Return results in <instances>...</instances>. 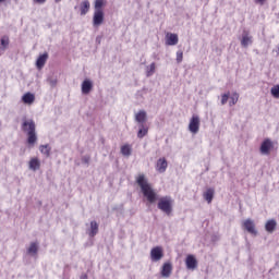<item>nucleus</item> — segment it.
Returning <instances> with one entry per match:
<instances>
[{"instance_id":"nucleus-18","label":"nucleus","mask_w":279,"mask_h":279,"mask_svg":"<svg viewBox=\"0 0 279 279\" xmlns=\"http://www.w3.org/2000/svg\"><path fill=\"white\" fill-rule=\"evenodd\" d=\"M36 100V96L32 93H26L22 96L23 104H26L27 106H32L34 101Z\"/></svg>"},{"instance_id":"nucleus-40","label":"nucleus","mask_w":279,"mask_h":279,"mask_svg":"<svg viewBox=\"0 0 279 279\" xmlns=\"http://www.w3.org/2000/svg\"><path fill=\"white\" fill-rule=\"evenodd\" d=\"M3 1H5V0H0V3H3Z\"/></svg>"},{"instance_id":"nucleus-7","label":"nucleus","mask_w":279,"mask_h":279,"mask_svg":"<svg viewBox=\"0 0 279 279\" xmlns=\"http://www.w3.org/2000/svg\"><path fill=\"white\" fill-rule=\"evenodd\" d=\"M243 228L247 230L250 234H258V231L256 230V225L254 223V220L252 219H246L243 221Z\"/></svg>"},{"instance_id":"nucleus-3","label":"nucleus","mask_w":279,"mask_h":279,"mask_svg":"<svg viewBox=\"0 0 279 279\" xmlns=\"http://www.w3.org/2000/svg\"><path fill=\"white\" fill-rule=\"evenodd\" d=\"M157 208L165 213V215H171L173 213V198L171 196H163L159 198Z\"/></svg>"},{"instance_id":"nucleus-14","label":"nucleus","mask_w":279,"mask_h":279,"mask_svg":"<svg viewBox=\"0 0 279 279\" xmlns=\"http://www.w3.org/2000/svg\"><path fill=\"white\" fill-rule=\"evenodd\" d=\"M87 233H88V236H90V239L97 236V234L99 233V223L93 220L90 222V228L87 230Z\"/></svg>"},{"instance_id":"nucleus-21","label":"nucleus","mask_w":279,"mask_h":279,"mask_svg":"<svg viewBox=\"0 0 279 279\" xmlns=\"http://www.w3.org/2000/svg\"><path fill=\"white\" fill-rule=\"evenodd\" d=\"M47 58H49V54L47 52L38 57L36 61L37 69H43V66H45V64L47 63Z\"/></svg>"},{"instance_id":"nucleus-16","label":"nucleus","mask_w":279,"mask_h":279,"mask_svg":"<svg viewBox=\"0 0 279 279\" xmlns=\"http://www.w3.org/2000/svg\"><path fill=\"white\" fill-rule=\"evenodd\" d=\"M93 90V81L90 80H85L82 83V94L83 95H88Z\"/></svg>"},{"instance_id":"nucleus-39","label":"nucleus","mask_w":279,"mask_h":279,"mask_svg":"<svg viewBox=\"0 0 279 279\" xmlns=\"http://www.w3.org/2000/svg\"><path fill=\"white\" fill-rule=\"evenodd\" d=\"M56 1V3H60V1H62V0H54Z\"/></svg>"},{"instance_id":"nucleus-5","label":"nucleus","mask_w":279,"mask_h":279,"mask_svg":"<svg viewBox=\"0 0 279 279\" xmlns=\"http://www.w3.org/2000/svg\"><path fill=\"white\" fill-rule=\"evenodd\" d=\"M165 253L162 251V246H155L150 250V260L153 263H158V260H162Z\"/></svg>"},{"instance_id":"nucleus-15","label":"nucleus","mask_w":279,"mask_h":279,"mask_svg":"<svg viewBox=\"0 0 279 279\" xmlns=\"http://www.w3.org/2000/svg\"><path fill=\"white\" fill-rule=\"evenodd\" d=\"M135 121L140 123V125H145L147 121V112L145 110H141L135 114Z\"/></svg>"},{"instance_id":"nucleus-35","label":"nucleus","mask_w":279,"mask_h":279,"mask_svg":"<svg viewBox=\"0 0 279 279\" xmlns=\"http://www.w3.org/2000/svg\"><path fill=\"white\" fill-rule=\"evenodd\" d=\"M83 165H89L90 163V156L86 155L82 157Z\"/></svg>"},{"instance_id":"nucleus-36","label":"nucleus","mask_w":279,"mask_h":279,"mask_svg":"<svg viewBox=\"0 0 279 279\" xmlns=\"http://www.w3.org/2000/svg\"><path fill=\"white\" fill-rule=\"evenodd\" d=\"M267 0H254V2L256 3V5H265V2Z\"/></svg>"},{"instance_id":"nucleus-4","label":"nucleus","mask_w":279,"mask_h":279,"mask_svg":"<svg viewBox=\"0 0 279 279\" xmlns=\"http://www.w3.org/2000/svg\"><path fill=\"white\" fill-rule=\"evenodd\" d=\"M274 149V142L270 138H265L259 147L262 156H269Z\"/></svg>"},{"instance_id":"nucleus-19","label":"nucleus","mask_w":279,"mask_h":279,"mask_svg":"<svg viewBox=\"0 0 279 279\" xmlns=\"http://www.w3.org/2000/svg\"><path fill=\"white\" fill-rule=\"evenodd\" d=\"M203 196H204V199L207 201V204H211L215 197V189L213 187L207 189L206 192H204Z\"/></svg>"},{"instance_id":"nucleus-32","label":"nucleus","mask_w":279,"mask_h":279,"mask_svg":"<svg viewBox=\"0 0 279 279\" xmlns=\"http://www.w3.org/2000/svg\"><path fill=\"white\" fill-rule=\"evenodd\" d=\"M101 8H104V0H95V12L102 10Z\"/></svg>"},{"instance_id":"nucleus-6","label":"nucleus","mask_w":279,"mask_h":279,"mask_svg":"<svg viewBox=\"0 0 279 279\" xmlns=\"http://www.w3.org/2000/svg\"><path fill=\"white\" fill-rule=\"evenodd\" d=\"M199 116H192L191 120H190V124H189V131L192 134H197V132H199Z\"/></svg>"},{"instance_id":"nucleus-1","label":"nucleus","mask_w":279,"mask_h":279,"mask_svg":"<svg viewBox=\"0 0 279 279\" xmlns=\"http://www.w3.org/2000/svg\"><path fill=\"white\" fill-rule=\"evenodd\" d=\"M136 182H137L138 186L141 187V191H142L144 197H146L147 202L149 204H156V202H158V193H156V191H154V189L151 187V185L145 178V174H140L136 178Z\"/></svg>"},{"instance_id":"nucleus-11","label":"nucleus","mask_w":279,"mask_h":279,"mask_svg":"<svg viewBox=\"0 0 279 279\" xmlns=\"http://www.w3.org/2000/svg\"><path fill=\"white\" fill-rule=\"evenodd\" d=\"M173 271V266L171 265V263H165L161 267V277L162 278H171V274Z\"/></svg>"},{"instance_id":"nucleus-2","label":"nucleus","mask_w":279,"mask_h":279,"mask_svg":"<svg viewBox=\"0 0 279 279\" xmlns=\"http://www.w3.org/2000/svg\"><path fill=\"white\" fill-rule=\"evenodd\" d=\"M21 130L26 134L28 145H36V141H38V135L36 134V122L32 119H24Z\"/></svg>"},{"instance_id":"nucleus-34","label":"nucleus","mask_w":279,"mask_h":279,"mask_svg":"<svg viewBox=\"0 0 279 279\" xmlns=\"http://www.w3.org/2000/svg\"><path fill=\"white\" fill-rule=\"evenodd\" d=\"M183 59H184V52H182V50L177 51V62H178V64H180Z\"/></svg>"},{"instance_id":"nucleus-17","label":"nucleus","mask_w":279,"mask_h":279,"mask_svg":"<svg viewBox=\"0 0 279 279\" xmlns=\"http://www.w3.org/2000/svg\"><path fill=\"white\" fill-rule=\"evenodd\" d=\"M90 10V2L88 0H84L80 5L81 16H86Z\"/></svg>"},{"instance_id":"nucleus-25","label":"nucleus","mask_w":279,"mask_h":279,"mask_svg":"<svg viewBox=\"0 0 279 279\" xmlns=\"http://www.w3.org/2000/svg\"><path fill=\"white\" fill-rule=\"evenodd\" d=\"M147 132H149V128H147L145 124H140L137 138H145V136H147Z\"/></svg>"},{"instance_id":"nucleus-8","label":"nucleus","mask_w":279,"mask_h":279,"mask_svg":"<svg viewBox=\"0 0 279 279\" xmlns=\"http://www.w3.org/2000/svg\"><path fill=\"white\" fill-rule=\"evenodd\" d=\"M254 43V38L247 31H243L242 38H241V46L244 48L250 47Z\"/></svg>"},{"instance_id":"nucleus-23","label":"nucleus","mask_w":279,"mask_h":279,"mask_svg":"<svg viewBox=\"0 0 279 279\" xmlns=\"http://www.w3.org/2000/svg\"><path fill=\"white\" fill-rule=\"evenodd\" d=\"M10 47V37L8 35H3L0 39V49L1 51H5Z\"/></svg>"},{"instance_id":"nucleus-10","label":"nucleus","mask_w":279,"mask_h":279,"mask_svg":"<svg viewBox=\"0 0 279 279\" xmlns=\"http://www.w3.org/2000/svg\"><path fill=\"white\" fill-rule=\"evenodd\" d=\"M185 266L186 269L195 270L197 269V258H195V255H187L185 258Z\"/></svg>"},{"instance_id":"nucleus-24","label":"nucleus","mask_w":279,"mask_h":279,"mask_svg":"<svg viewBox=\"0 0 279 279\" xmlns=\"http://www.w3.org/2000/svg\"><path fill=\"white\" fill-rule=\"evenodd\" d=\"M39 151H40V154L46 156V158H49V156H51V146H49V144L40 145Z\"/></svg>"},{"instance_id":"nucleus-27","label":"nucleus","mask_w":279,"mask_h":279,"mask_svg":"<svg viewBox=\"0 0 279 279\" xmlns=\"http://www.w3.org/2000/svg\"><path fill=\"white\" fill-rule=\"evenodd\" d=\"M156 73V63L153 62L146 66V77H151Z\"/></svg>"},{"instance_id":"nucleus-13","label":"nucleus","mask_w":279,"mask_h":279,"mask_svg":"<svg viewBox=\"0 0 279 279\" xmlns=\"http://www.w3.org/2000/svg\"><path fill=\"white\" fill-rule=\"evenodd\" d=\"M178 34L168 33L166 35V45H168L169 47H174V45H178Z\"/></svg>"},{"instance_id":"nucleus-22","label":"nucleus","mask_w":279,"mask_h":279,"mask_svg":"<svg viewBox=\"0 0 279 279\" xmlns=\"http://www.w3.org/2000/svg\"><path fill=\"white\" fill-rule=\"evenodd\" d=\"M28 256H36L38 254V242H32L27 247Z\"/></svg>"},{"instance_id":"nucleus-29","label":"nucleus","mask_w":279,"mask_h":279,"mask_svg":"<svg viewBox=\"0 0 279 279\" xmlns=\"http://www.w3.org/2000/svg\"><path fill=\"white\" fill-rule=\"evenodd\" d=\"M122 156H132V147L130 145H123L121 147Z\"/></svg>"},{"instance_id":"nucleus-20","label":"nucleus","mask_w":279,"mask_h":279,"mask_svg":"<svg viewBox=\"0 0 279 279\" xmlns=\"http://www.w3.org/2000/svg\"><path fill=\"white\" fill-rule=\"evenodd\" d=\"M28 168L31 171H38L40 169V159L38 158H32L28 162Z\"/></svg>"},{"instance_id":"nucleus-33","label":"nucleus","mask_w":279,"mask_h":279,"mask_svg":"<svg viewBox=\"0 0 279 279\" xmlns=\"http://www.w3.org/2000/svg\"><path fill=\"white\" fill-rule=\"evenodd\" d=\"M48 83L50 84L51 88H56V86H58V78L57 77H49Z\"/></svg>"},{"instance_id":"nucleus-30","label":"nucleus","mask_w":279,"mask_h":279,"mask_svg":"<svg viewBox=\"0 0 279 279\" xmlns=\"http://www.w3.org/2000/svg\"><path fill=\"white\" fill-rule=\"evenodd\" d=\"M270 95L275 97V99H279V85H275L271 87Z\"/></svg>"},{"instance_id":"nucleus-26","label":"nucleus","mask_w":279,"mask_h":279,"mask_svg":"<svg viewBox=\"0 0 279 279\" xmlns=\"http://www.w3.org/2000/svg\"><path fill=\"white\" fill-rule=\"evenodd\" d=\"M276 220L271 219V220H268L265 225V229L267 232H269L271 234V232H274V230H276Z\"/></svg>"},{"instance_id":"nucleus-28","label":"nucleus","mask_w":279,"mask_h":279,"mask_svg":"<svg viewBox=\"0 0 279 279\" xmlns=\"http://www.w3.org/2000/svg\"><path fill=\"white\" fill-rule=\"evenodd\" d=\"M229 106L230 108H232V106H236L238 101H239V93L234 92L229 96Z\"/></svg>"},{"instance_id":"nucleus-31","label":"nucleus","mask_w":279,"mask_h":279,"mask_svg":"<svg viewBox=\"0 0 279 279\" xmlns=\"http://www.w3.org/2000/svg\"><path fill=\"white\" fill-rule=\"evenodd\" d=\"M229 99H230V93L223 94L221 96V106H226Z\"/></svg>"},{"instance_id":"nucleus-12","label":"nucleus","mask_w":279,"mask_h":279,"mask_svg":"<svg viewBox=\"0 0 279 279\" xmlns=\"http://www.w3.org/2000/svg\"><path fill=\"white\" fill-rule=\"evenodd\" d=\"M167 167H169V163L166 158H159L157 160L156 171H158V173H165V171H167Z\"/></svg>"},{"instance_id":"nucleus-38","label":"nucleus","mask_w":279,"mask_h":279,"mask_svg":"<svg viewBox=\"0 0 279 279\" xmlns=\"http://www.w3.org/2000/svg\"><path fill=\"white\" fill-rule=\"evenodd\" d=\"M81 279H88V275H86V274L82 275Z\"/></svg>"},{"instance_id":"nucleus-37","label":"nucleus","mask_w":279,"mask_h":279,"mask_svg":"<svg viewBox=\"0 0 279 279\" xmlns=\"http://www.w3.org/2000/svg\"><path fill=\"white\" fill-rule=\"evenodd\" d=\"M34 3H39V4H43V3H46L47 0H33Z\"/></svg>"},{"instance_id":"nucleus-9","label":"nucleus","mask_w":279,"mask_h":279,"mask_svg":"<svg viewBox=\"0 0 279 279\" xmlns=\"http://www.w3.org/2000/svg\"><path fill=\"white\" fill-rule=\"evenodd\" d=\"M104 23V10H97L94 12L93 25L99 27Z\"/></svg>"}]
</instances>
